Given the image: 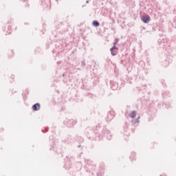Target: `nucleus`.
I'll use <instances>...</instances> for the list:
<instances>
[{
	"label": "nucleus",
	"instance_id": "nucleus-3",
	"mask_svg": "<svg viewBox=\"0 0 176 176\" xmlns=\"http://www.w3.org/2000/svg\"><path fill=\"white\" fill-rule=\"evenodd\" d=\"M111 52L113 56H116V54H118V48H116V47H114L111 49Z\"/></svg>",
	"mask_w": 176,
	"mask_h": 176
},
{
	"label": "nucleus",
	"instance_id": "nucleus-1",
	"mask_svg": "<svg viewBox=\"0 0 176 176\" xmlns=\"http://www.w3.org/2000/svg\"><path fill=\"white\" fill-rule=\"evenodd\" d=\"M151 18L149 17V15H144L143 16H142V21L143 23H148V21H150Z\"/></svg>",
	"mask_w": 176,
	"mask_h": 176
},
{
	"label": "nucleus",
	"instance_id": "nucleus-2",
	"mask_svg": "<svg viewBox=\"0 0 176 176\" xmlns=\"http://www.w3.org/2000/svg\"><path fill=\"white\" fill-rule=\"evenodd\" d=\"M33 111H39L41 109V104L39 103H36L32 106Z\"/></svg>",
	"mask_w": 176,
	"mask_h": 176
},
{
	"label": "nucleus",
	"instance_id": "nucleus-5",
	"mask_svg": "<svg viewBox=\"0 0 176 176\" xmlns=\"http://www.w3.org/2000/svg\"><path fill=\"white\" fill-rule=\"evenodd\" d=\"M94 27H98L100 25V23L97 21H94L92 23Z\"/></svg>",
	"mask_w": 176,
	"mask_h": 176
},
{
	"label": "nucleus",
	"instance_id": "nucleus-4",
	"mask_svg": "<svg viewBox=\"0 0 176 176\" xmlns=\"http://www.w3.org/2000/svg\"><path fill=\"white\" fill-rule=\"evenodd\" d=\"M136 115H137V113L135 111H132L129 114V116H130V118H132V119H133V118H135Z\"/></svg>",
	"mask_w": 176,
	"mask_h": 176
}]
</instances>
